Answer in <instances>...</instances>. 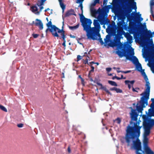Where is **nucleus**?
<instances>
[{"label":"nucleus","instance_id":"f257e3e1","mask_svg":"<svg viewBox=\"0 0 154 154\" xmlns=\"http://www.w3.org/2000/svg\"><path fill=\"white\" fill-rule=\"evenodd\" d=\"M130 115L131 120L136 122H130L131 125H133L132 126L127 127L124 138L127 146H131V149H135L136 154H142L139 152L140 151H142L141 142L138 138L140 136L142 126H140V122L137 121L138 114L135 110L132 109Z\"/></svg>","mask_w":154,"mask_h":154},{"label":"nucleus","instance_id":"f03ea898","mask_svg":"<svg viewBox=\"0 0 154 154\" xmlns=\"http://www.w3.org/2000/svg\"><path fill=\"white\" fill-rule=\"evenodd\" d=\"M98 15L97 17V20H94V27H91L92 22L90 19L84 17L81 20L83 30L86 32L87 38L89 39H97V36H100L99 32L100 26V22L102 25L105 24L106 23L105 12L104 10H98Z\"/></svg>","mask_w":154,"mask_h":154},{"label":"nucleus","instance_id":"7ed1b4c3","mask_svg":"<svg viewBox=\"0 0 154 154\" xmlns=\"http://www.w3.org/2000/svg\"><path fill=\"white\" fill-rule=\"evenodd\" d=\"M129 3L130 4V6L123 8L122 10L121 8L117 6L113 5L112 9L116 15L122 20H124L127 17L128 19L130 17V14L132 11V9L135 10L137 9L136 2L133 0H128Z\"/></svg>","mask_w":154,"mask_h":154},{"label":"nucleus","instance_id":"20e7f679","mask_svg":"<svg viewBox=\"0 0 154 154\" xmlns=\"http://www.w3.org/2000/svg\"><path fill=\"white\" fill-rule=\"evenodd\" d=\"M128 28L131 33L134 34V36L137 42L141 45L142 47H144L146 45V39L149 40L150 37L152 36L151 32L146 31L145 32V36H141L139 38L140 33L138 32H135V27L134 23L133 22H130L129 24Z\"/></svg>","mask_w":154,"mask_h":154},{"label":"nucleus","instance_id":"39448f33","mask_svg":"<svg viewBox=\"0 0 154 154\" xmlns=\"http://www.w3.org/2000/svg\"><path fill=\"white\" fill-rule=\"evenodd\" d=\"M146 45L144 47L143 52V57L145 58H147L149 60L148 64L149 66L151 68V70L154 71V44L152 40L149 41V43L151 45V46H148L147 42H146Z\"/></svg>","mask_w":154,"mask_h":154},{"label":"nucleus","instance_id":"423d86ee","mask_svg":"<svg viewBox=\"0 0 154 154\" xmlns=\"http://www.w3.org/2000/svg\"><path fill=\"white\" fill-rule=\"evenodd\" d=\"M146 88L145 91L140 95L143 96L141 97L140 101L138 102L136 106L137 110L140 112H142L143 108L148 105V100L149 99L150 90L149 83L146 82Z\"/></svg>","mask_w":154,"mask_h":154},{"label":"nucleus","instance_id":"0eeeda50","mask_svg":"<svg viewBox=\"0 0 154 154\" xmlns=\"http://www.w3.org/2000/svg\"><path fill=\"white\" fill-rule=\"evenodd\" d=\"M143 125L144 129L143 143V144L148 143V139L147 137L149 135L151 128L154 125V121L149 120L145 121Z\"/></svg>","mask_w":154,"mask_h":154},{"label":"nucleus","instance_id":"6e6552de","mask_svg":"<svg viewBox=\"0 0 154 154\" xmlns=\"http://www.w3.org/2000/svg\"><path fill=\"white\" fill-rule=\"evenodd\" d=\"M63 25L62 26L61 29H60L54 25H52V22L51 21L47 23L46 26L48 27H51V28L49 29V30L52 33V35L54 36L59 37V35L57 32L59 33H62V31H63L64 21H63Z\"/></svg>","mask_w":154,"mask_h":154},{"label":"nucleus","instance_id":"1a4fd4ad","mask_svg":"<svg viewBox=\"0 0 154 154\" xmlns=\"http://www.w3.org/2000/svg\"><path fill=\"white\" fill-rule=\"evenodd\" d=\"M106 31L108 33L114 35H115L116 33V26L112 25L109 26L106 29Z\"/></svg>","mask_w":154,"mask_h":154},{"label":"nucleus","instance_id":"9d476101","mask_svg":"<svg viewBox=\"0 0 154 154\" xmlns=\"http://www.w3.org/2000/svg\"><path fill=\"white\" fill-rule=\"evenodd\" d=\"M114 35L115 36V40H114V45L116 46H118L120 45H121V43L120 42V39L121 36V35L118 34H116L115 35Z\"/></svg>","mask_w":154,"mask_h":154},{"label":"nucleus","instance_id":"9b49d317","mask_svg":"<svg viewBox=\"0 0 154 154\" xmlns=\"http://www.w3.org/2000/svg\"><path fill=\"white\" fill-rule=\"evenodd\" d=\"M143 148L146 154H154V152L152 151L148 146V143L143 144Z\"/></svg>","mask_w":154,"mask_h":154},{"label":"nucleus","instance_id":"f8f14e48","mask_svg":"<svg viewBox=\"0 0 154 154\" xmlns=\"http://www.w3.org/2000/svg\"><path fill=\"white\" fill-rule=\"evenodd\" d=\"M124 56L126 57L127 59L132 61L133 63L135 64H137L139 63L138 59L135 56H133L132 57H131L127 55H125Z\"/></svg>","mask_w":154,"mask_h":154},{"label":"nucleus","instance_id":"ddd939ff","mask_svg":"<svg viewBox=\"0 0 154 154\" xmlns=\"http://www.w3.org/2000/svg\"><path fill=\"white\" fill-rule=\"evenodd\" d=\"M36 22L35 23V25L38 27L40 29H43V24L41 20L38 19L35 20Z\"/></svg>","mask_w":154,"mask_h":154},{"label":"nucleus","instance_id":"4468645a","mask_svg":"<svg viewBox=\"0 0 154 154\" xmlns=\"http://www.w3.org/2000/svg\"><path fill=\"white\" fill-rule=\"evenodd\" d=\"M135 82L134 80H132L131 81L129 80H125V83L126 85H127L128 88L130 89L131 88V86H132L133 84Z\"/></svg>","mask_w":154,"mask_h":154},{"label":"nucleus","instance_id":"2eb2a0df","mask_svg":"<svg viewBox=\"0 0 154 154\" xmlns=\"http://www.w3.org/2000/svg\"><path fill=\"white\" fill-rule=\"evenodd\" d=\"M150 11L152 17L154 18V15L153 14V9L154 8V0H151L150 2Z\"/></svg>","mask_w":154,"mask_h":154},{"label":"nucleus","instance_id":"dca6fc26","mask_svg":"<svg viewBox=\"0 0 154 154\" xmlns=\"http://www.w3.org/2000/svg\"><path fill=\"white\" fill-rule=\"evenodd\" d=\"M117 34L120 35H122L124 33H125L122 27H119V26L117 27Z\"/></svg>","mask_w":154,"mask_h":154},{"label":"nucleus","instance_id":"f3484780","mask_svg":"<svg viewBox=\"0 0 154 154\" xmlns=\"http://www.w3.org/2000/svg\"><path fill=\"white\" fill-rule=\"evenodd\" d=\"M71 15H75L74 10L71 9L68 11L66 14V16H69Z\"/></svg>","mask_w":154,"mask_h":154},{"label":"nucleus","instance_id":"a211bd4d","mask_svg":"<svg viewBox=\"0 0 154 154\" xmlns=\"http://www.w3.org/2000/svg\"><path fill=\"white\" fill-rule=\"evenodd\" d=\"M32 11L37 14H39V12L38 11V8L36 6H32L31 8Z\"/></svg>","mask_w":154,"mask_h":154},{"label":"nucleus","instance_id":"6ab92c4d","mask_svg":"<svg viewBox=\"0 0 154 154\" xmlns=\"http://www.w3.org/2000/svg\"><path fill=\"white\" fill-rule=\"evenodd\" d=\"M64 32L65 31L63 30V31H62V33H61V35H62V38H63V42L62 44V45L64 46H66V45H65V42H66V40H65V38H66V36L64 34Z\"/></svg>","mask_w":154,"mask_h":154},{"label":"nucleus","instance_id":"aec40b11","mask_svg":"<svg viewBox=\"0 0 154 154\" xmlns=\"http://www.w3.org/2000/svg\"><path fill=\"white\" fill-rule=\"evenodd\" d=\"M111 36L110 35H107L106 36V38L104 39L105 42L106 43H107L108 42L110 39Z\"/></svg>","mask_w":154,"mask_h":154},{"label":"nucleus","instance_id":"412c9836","mask_svg":"<svg viewBox=\"0 0 154 154\" xmlns=\"http://www.w3.org/2000/svg\"><path fill=\"white\" fill-rule=\"evenodd\" d=\"M79 24H78L74 26H69V28L70 29L73 30L77 29L79 27Z\"/></svg>","mask_w":154,"mask_h":154},{"label":"nucleus","instance_id":"4be33fe9","mask_svg":"<svg viewBox=\"0 0 154 154\" xmlns=\"http://www.w3.org/2000/svg\"><path fill=\"white\" fill-rule=\"evenodd\" d=\"M97 39H94L93 40H98L99 42H100L101 45H103L104 44V42L102 40V38H100V36H97Z\"/></svg>","mask_w":154,"mask_h":154},{"label":"nucleus","instance_id":"5701e85b","mask_svg":"<svg viewBox=\"0 0 154 154\" xmlns=\"http://www.w3.org/2000/svg\"><path fill=\"white\" fill-rule=\"evenodd\" d=\"M116 53L121 58L123 56L122 52L119 50L116 51Z\"/></svg>","mask_w":154,"mask_h":154},{"label":"nucleus","instance_id":"b1692460","mask_svg":"<svg viewBox=\"0 0 154 154\" xmlns=\"http://www.w3.org/2000/svg\"><path fill=\"white\" fill-rule=\"evenodd\" d=\"M108 83L110 85L112 86H117V85L116 83L115 82L109 80L108 81Z\"/></svg>","mask_w":154,"mask_h":154},{"label":"nucleus","instance_id":"393cba45","mask_svg":"<svg viewBox=\"0 0 154 154\" xmlns=\"http://www.w3.org/2000/svg\"><path fill=\"white\" fill-rule=\"evenodd\" d=\"M0 109L5 112H7L8 111L7 109L5 106L1 105H0Z\"/></svg>","mask_w":154,"mask_h":154},{"label":"nucleus","instance_id":"a878e982","mask_svg":"<svg viewBox=\"0 0 154 154\" xmlns=\"http://www.w3.org/2000/svg\"><path fill=\"white\" fill-rule=\"evenodd\" d=\"M138 64L137 65V68L138 70L140 71L142 69V67L140 64L139 63H138Z\"/></svg>","mask_w":154,"mask_h":154},{"label":"nucleus","instance_id":"bb28decb","mask_svg":"<svg viewBox=\"0 0 154 154\" xmlns=\"http://www.w3.org/2000/svg\"><path fill=\"white\" fill-rule=\"evenodd\" d=\"M60 7H61V8H62V9L63 11L64 10L65 8V5H64V4L62 2L60 3Z\"/></svg>","mask_w":154,"mask_h":154},{"label":"nucleus","instance_id":"cd10ccee","mask_svg":"<svg viewBox=\"0 0 154 154\" xmlns=\"http://www.w3.org/2000/svg\"><path fill=\"white\" fill-rule=\"evenodd\" d=\"M37 5H38V7H40V9L39 11L40 13L42 11V10L44 8L42 6V5H41V3H40V4H39L38 3L37 4Z\"/></svg>","mask_w":154,"mask_h":154},{"label":"nucleus","instance_id":"c85d7f7f","mask_svg":"<svg viewBox=\"0 0 154 154\" xmlns=\"http://www.w3.org/2000/svg\"><path fill=\"white\" fill-rule=\"evenodd\" d=\"M149 111L152 116H154V109H152V110L150 109H149Z\"/></svg>","mask_w":154,"mask_h":154},{"label":"nucleus","instance_id":"c756f323","mask_svg":"<svg viewBox=\"0 0 154 154\" xmlns=\"http://www.w3.org/2000/svg\"><path fill=\"white\" fill-rule=\"evenodd\" d=\"M115 121L118 124H120L121 122V120L120 118H118L115 120Z\"/></svg>","mask_w":154,"mask_h":154},{"label":"nucleus","instance_id":"7c9ffc66","mask_svg":"<svg viewBox=\"0 0 154 154\" xmlns=\"http://www.w3.org/2000/svg\"><path fill=\"white\" fill-rule=\"evenodd\" d=\"M139 90V88H134L133 87H132V91L133 92H138V91Z\"/></svg>","mask_w":154,"mask_h":154},{"label":"nucleus","instance_id":"2f4dec72","mask_svg":"<svg viewBox=\"0 0 154 154\" xmlns=\"http://www.w3.org/2000/svg\"><path fill=\"white\" fill-rule=\"evenodd\" d=\"M127 40L129 42H131V41L133 39V37H132L131 35L129 37H128V38H127Z\"/></svg>","mask_w":154,"mask_h":154},{"label":"nucleus","instance_id":"473e14b6","mask_svg":"<svg viewBox=\"0 0 154 154\" xmlns=\"http://www.w3.org/2000/svg\"><path fill=\"white\" fill-rule=\"evenodd\" d=\"M115 91L117 93H122V91L119 88H116Z\"/></svg>","mask_w":154,"mask_h":154},{"label":"nucleus","instance_id":"72a5a7b5","mask_svg":"<svg viewBox=\"0 0 154 154\" xmlns=\"http://www.w3.org/2000/svg\"><path fill=\"white\" fill-rule=\"evenodd\" d=\"M141 14L138 15L137 13H136L135 16V18L137 19H139L141 16Z\"/></svg>","mask_w":154,"mask_h":154},{"label":"nucleus","instance_id":"f704fd0d","mask_svg":"<svg viewBox=\"0 0 154 154\" xmlns=\"http://www.w3.org/2000/svg\"><path fill=\"white\" fill-rule=\"evenodd\" d=\"M125 34L124 35V36L125 37H126V38H128V37H129L131 35L130 34L128 33L127 32L125 33Z\"/></svg>","mask_w":154,"mask_h":154},{"label":"nucleus","instance_id":"c9c22d12","mask_svg":"<svg viewBox=\"0 0 154 154\" xmlns=\"http://www.w3.org/2000/svg\"><path fill=\"white\" fill-rule=\"evenodd\" d=\"M92 13L94 15H95L97 14V12L95 10H92L91 11Z\"/></svg>","mask_w":154,"mask_h":154},{"label":"nucleus","instance_id":"e433bc0d","mask_svg":"<svg viewBox=\"0 0 154 154\" xmlns=\"http://www.w3.org/2000/svg\"><path fill=\"white\" fill-rule=\"evenodd\" d=\"M82 57L79 55H78L77 56V61H78L81 60L82 59Z\"/></svg>","mask_w":154,"mask_h":154},{"label":"nucleus","instance_id":"4c0bfd02","mask_svg":"<svg viewBox=\"0 0 154 154\" xmlns=\"http://www.w3.org/2000/svg\"><path fill=\"white\" fill-rule=\"evenodd\" d=\"M32 35L34 38H36L39 36V35L38 34H32Z\"/></svg>","mask_w":154,"mask_h":154},{"label":"nucleus","instance_id":"58836bf2","mask_svg":"<svg viewBox=\"0 0 154 154\" xmlns=\"http://www.w3.org/2000/svg\"><path fill=\"white\" fill-rule=\"evenodd\" d=\"M23 124L22 123H20L17 124V126L19 128H22L23 126Z\"/></svg>","mask_w":154,"mask_h":154},{"label":"nucleus","instance_id":"ea45409f","mask_svg":"<svg viewBox=\"0 0 154 154\" xmlns=\"http://www.w3.org/2000/svg\"><path fill=\"white\" fill-rule=\"evenodd\" d=\"M91 69L90 71V72H93L94 71V67L92 66H91Z\"/></svg>","mask_w":154,"mask_h":154},{"label":"nucleus","instance_id":"a19ab883","mask_svg":"<svg viewBox=\"0 0 154 154\" xmlns=\"http://www.w3.org/2000/svg\"><path fill=\"white\" fill-rule=\"evenodd\" d=\"M122 3H125L128 2V0H119Z\"/></svg>","mask_w":154,"mask_h":154},{"label":"nucleus","instance_id":"79ce46f5","mask_svg":"<svg viewBox=\"0 0 154 154\" xmlns=\"http://www.w3.org/2000/svg\"><path fill=\"white\" fill-rule=\"evenodd\" d=\"M131 72V71L128 70V71H123V72H121L122 73L126 74V73H127L130 72Z\"/></svg>","mask_w":154,"mask_h":154},{"label":"nucleus","instance_id":"37998d69","mask_svg":"<svg viewBox=\"0 0 154 154\" xmlns=\"http://www.w3.org/2000/svg\"><path fill=\"white\" fill-rule=\"evenodd\" d=\"M117 25H118L117 26H119V27H122V23L121 22H120L118 23Z\"/></svg>","mask_w":154,"mask_h":154},{"label":"nucleus","instance_id":"c03bdc74","mask_svg":"<svg viewBox=\"0 0 154 154\" xmlns=\"http://www.w3.org/2000/svg\"><path fill=\"white\" fill-rule=\"evenodd\" d=\"M106 69L107 72H109L112 69L111 68H107Z\"/></svg>","mask_w":154,"mask_h":154},{"label":"nucleus","instance_id":"a18cd8bd","mask_svg":"<svg viewBox=\"0 0 154 154\" xmlns=\"http://www.w3.org/2000/svg\"><path fill=\"white\" fill-rule=\"evenodd\" d=\"M79 7H80L81 10L82 11H82H83V6H82V3L80 4V5L79 6Z\"/></svg>","mask_w":154,"mask_h":154},{"label":"nucleus","instance_id":"49530a36","mask_svg":"<svg viewBox=\"0 0 154 154\" xmlns=\"http://www.w3.org/2000/svg\"><path fill=\"white\" fill-rule=\"evenodd\" d=\"M130 54L131 55H132L134 54V51H129Z\"/></svg>","mask_w":154,"mask_h":154},{"label":"nucleus","instance_id":"de8ad7c7","mask_svg":"<svg viewBox=\"0 0 154 154\" xmlns=\"http://www.w3.org/2000/svg\"><path fill=\"white\" fill-rule=\"evenodd\" d=\"M101 89L105 91L107 89L106 87L103 86H102V87L101 88Z\"/></svg>","mask_w":154,"mask_h":154},{"label":"nucleus","instance_id":"09e8293b","mask_svg":"<svg viewBox=\"0 0 154 154\" xmlns=\"http://www.w3.org/2000/svg\"><path fill=\"white\" fill-rule=\"evenodd\" d=\"M105 91L108 94H110V95H111V93L109 91L106 89V90Z\"/></svg>","mask_w":154,"mask_h":154},{"label":"nucleus","instance_id":"8fccbe9b","mask_svg":"<svg viewBox=\"0 0 154 154\" xmlns=\"http://www.w3.org/2000/svg\"><path fill=\"white\" fill-rule=\"evenodd\" d=\"M116 88H115V87L111 88L110 89V90L111 91H115Z\"/></svg>","mask_w":154,"mask_h":154},{"label":"nucleus","instance_id":"3c124183","mask_svg":"<svg viewBox=\"0 0 154 154\" xmlns=\"http://www.w3.org/2000/svg\"><path fill=\"white\" fill-rule=\"evenodd\" d=\"M150 106L151 108H153L154 107V103H152Z\"/></svg>","mask_w":154,"mask_h":154},{"label":"nucleus","instance_id":"603ef678","mask_svg":"<svg viewBox=\"0 0 154 154\" xmlns=\"http://www.w3.org/2000/svg\"><path fill=\"white\" fill-rule=\"evenodd\" d=\"M95 3H99L100 0H95L94 1Z\"/></svg>","mask_w":154,"mask_h":154},{"label":"nucleus","instance_id":"864d4df0","mask_svg":"<svg viewBox=\"0 0 154 154\" xmlns=\"http://www.w3.org/2000/svg\"><path fill=\"white\" fill-rule=\"evenodd\" d=\"M41 1V5H43V2H45L46 0H40Z\"/></svg>","mask_w":154,"mask_h":154},{"label":"nucleus","instance_id":"5fc2aeb1","mask_svg":"<svg viewBox=\"0 0 154 154\" xmlns=\"http://www.w3.org/2000/svg\"><path fill=\"white\" fill-rule=\"evenodd\" d=\"M97 84L98 85L100 86H101V88L103 86L100 83L97 82Z\"/></svg>","mask_w":154,"mask_h":154},{"label":"nucleus","instance_id":"6e6d98bb","mask_svg":"<svg viewBox=\"0 0 154 154\" xmlns=\"http://www.w3.org/2000/svg\"><path fill=\"white\" fill-rule=\"evenodd\" d=\"M77 0V3H78V2L82 3V2H83L84 0Z\"/></svg>","mask_w":154,"mask_h":154},{"label":"nucleus","instance_id":"4d7b16f0","mask_svg":"<svg viewBox=\"0 0 154 154\" xmlns=\"http://www.w3.org/2000/svg\"><path fill=\"white\" fill-rule=\"evenodd\" d=\"M68 152L69 153L71 152V149H70L69 147L68 148Z\"/></svg>","mask_w":154,"mask_h":154},{"label":"nucleus","instance_id":"13d9d810","mask_svg":"<svg viewBox=\"0 0 154 154\" xmlns=\"http://www.w3.org/2000/svg\"><path fill=\"white\" fill-rule=\"evenodd\" d=\"M114 77H115V78L116 79H117V80H118L121 79L120 78L116 76H114Z\"/></svg>","mask_w":154,"mask_h":154},{"label":"nucleus","instance_id":"bf43d9fd","mask_svg":"<svg viewBox=\"0 0 154 154\" xmlns=\"http://www.w3.org/2000/svg\"><path fill=\"white\" fill-rule=\"evenodd\" d=\"M121 78V79H126V78L125 77L123 78V75H122L121 76V78Z\"/></svg>","mask_w":154,"mask_h":154},{"label":"nucleus","instance_id":"052dcab7","mask_svg":"<svg viewBox=\"0 0 154 154\" xmlns=\"http://www.w3.org/2000/svg\"><path fill=\"white\" fill-rule=\"evenodd\" d=\"M151 100L152 101V103H154V98H152L151 99Z\"/></svg>","mask_w":154,"mask_h":154},{"label":"nucleus","instance_id":"680f3d73","mask_svg":"<svg viewBox=\"0 0 154 154\" xmlns=\"http://www.w3.org/2000/svg\"><path fill=\"white\" fill-rule=\"evenodd\" d=\"M50 10L49 8H47V9H46L45 10V12H46L47 11H48V10Z\"/></svg>","mask_w":154,"mask_h":154},{"label":"nucleus","instance_id":"e2e57ef3","mask_svg":"<svg viewBox=\"0 0 154 154\" xmlns=\"http://www.w3.org/2000/svg\"><path fill=\"white\" fill-rule=\"evenodd\" d=\"M144 74H145V79H146V78L147 79H147V76H146V74H145V72H144Z\"/></svg>","mask_w":154,"mask_h":154},{"label":"nucleus","instance_id":"0e129e2a","mask_svg":"<svg viewBox=\"0 0 154 154\" xmlns=\"http://www.w3.org/2000/svg\"><path fill=\"white\" fill-rule=\"evenodd\" d=\"M141 26L142 29H144V26H143V25L142 24H141Z\"/></svg>","mask_w":154,"mask_h":154},{"label":"nucleus","instance_id":"69168bd1","mask_svg":"<svg viewBox=\"0 0 154 154\" xmlns=\"http://www.w3.org/2000/svg\"><path fill=\"white\" fill-rule=\"evenodd\" d=\"M117 72L118 73H119L120 72H123V71H122L117 70Z\"/></svg>","mask_w":154,"mask_h":154},{"label":"nucleus","instance_id":"338daca9","mask_svg":"<svg viewBox=\"0 0 154 154\" xmlns=\"http://www.w3.org/2000/svg\"><path fill=\"white\" fill-rule=\"evenodd\" d=\"M96 4L97 3H95L94 2V3L92 4V5L93 6H95Z\"/></svg>","mask_w":154,"mask_h":154},{"label":"nucleus","instance_id":"774afa93","mask_svg":"<svg viewBox=\"0 0 154 154\" xmlns=\"http://www.w3.org/2000/svg\"><path fill=\"white\" fill-rule=\"evenodd\" d=\"M59 3L62 2V0H58Z\"/></svg>","mask_w":154,"mask_h":154}]
</instances>
